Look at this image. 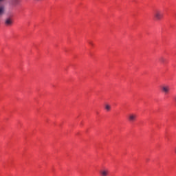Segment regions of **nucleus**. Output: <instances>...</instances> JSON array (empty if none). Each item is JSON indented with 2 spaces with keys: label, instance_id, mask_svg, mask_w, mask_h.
I'll use <instances>...</instances> for the list:
<instances>
[{
  "label": "nucleus",
  "instance_id": "1",
  "mask_svg": "<svg viewBox=\"0 0 176 176\" xmlns=\"http://www.w3.org/2000/svg\"><path fill=\"white\" fill-rule=\"evenodd\" d=\"M153 16L155 20L159 21L163 19V12L159 10H156L154 11Z\"/></svg>",
  "mask_w": 176,
  "mask_h": 176
},
{
  "label": "nucleus",
  "instance_id": "2",
  "mask_svg": "<svg viewBox=\"0 0 176 176\" xmlns=\"http://www.w3.org/2000/svg\"><path fill=\"white\" fill-rule=\"evenodd\" d=\"M162 91L164 93V94H168V93H170V87L168 85L162 86Z\"/></svg>",
  "mask_w": 176,
  "mask_h": 176
},
{
  "label": "nucleus",
  "instance_id": "3",
  "mask_svg": "<svg viewBox=\"0 0 176 176\" xmlns=\"http://www.w3.org/2000/svg\"><path fill=\"white\" fill-rule=\"evenodd\" d=\"M136 119H137V114L131 113L128 116V120H129V122H135Z\"/></svg>",
  "mask_w": 176,
  "mask_h": 176
},
{
  "label": "nucleus",
  "instance_id": "4",
  "mask_svg": "<svg viewBox=\"0 0 176 176\" xmlns=\"http://www.w3.org/2000/svg\"><path fill=\"white\" fill-rule=\"evenodd\" d=\"M101 176H108L109 175V170L104 168L100 172Z\"/></svg>",
  "mask_w": 176,
  "mask_h": 176
},
{
  "label": "nucleus",
  "instance_id": "5",
  "mask_svg": "<svg viewBox=\"0 0 176 176\" xmlns=\"http://www.w3.org/2000/svg\"><path fill=\"white\" fill-rule=\"evenodd\" d=\"M5 24L7 26H10L13 24V19L12 18H7L5 21Z\"/></svg>",
  "mask_w": 176,
  "mask_h": 176
},
{
  "label": "nucleus",
  "instance_id": "6",
  "mask_svg": "<svg viewBox=\"0 0 176 176\" xmlns=\"http://www.w3.org/2000/svg\"><path fill=\"white\" fill-rule=\"evenodd\" d=\"M5 12V6H0V16H2Z\"/></svg>",
  "mask_w": 176,
  "mask_h": 176
},
{
  "label": "nucleus",
  "instance_id": "7",
  "mask_svg": "<svg viewBox=\"0 0 176 176\" xmlns=\"http://www.w3.org/2000/svg\"><path fill=\"white\" fill-rule=\"evenodd\" d=\"M104 109L107 111V112H109V111H111V105L110 104H106L104 105Z\"/></svg>",
  "mask_w": 176,
  "mask_h": 176
},
{
  "label": "nucleus",
  "instance_id": "8",
  "mask_svg": "<svg viewBox=\"0 0 176 176\" xmlns=\"http://www.w3.org/2000/svg\"><path fill=\"white\" fill-rule=\"evenodd\" d=\"M160 61L162 64H164V63H166V59L164 57H161V58H160Z\"/></svg>",
  "mask_w": 176,
  "mask_h": 176
},
{
  "label": "nucleus",
  "instance_id": "9",
  "mask_svg": "<svg viewBox=\"0 0 176 176\" xmlns=\"http://www.w3.org/2000/svg\"><path fill=\"white\" fill-rule=\"evenodd\" d=\"M89 45H93V43L92 42H89Z\"/></svg>",
  "mask_w": 176,
  "mask_h": 176
},
{
  "label": "nucleus",
  "instance_id": "10",
  "mask_svg": "<svg viewBox=\"0 0 176 176\" xmlns=\"http://www.w3.org/2000/svg\"><path fill=\"white\" fill-rule=\"evenodd\" d=\"M3 1H5V0H0V2H3Z\"/></svg>",
  "mask_w": 176,
  "mask_h": 176
}]
</instances>
